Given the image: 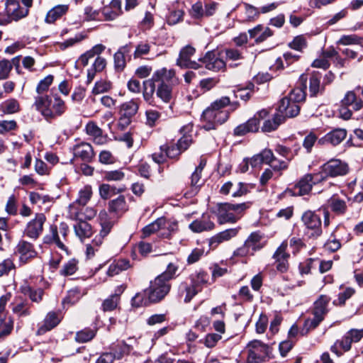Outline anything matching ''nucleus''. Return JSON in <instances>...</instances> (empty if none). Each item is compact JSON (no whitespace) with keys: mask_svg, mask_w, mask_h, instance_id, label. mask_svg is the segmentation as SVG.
<instances>
[{"mask_svg":"<svg viewBox=\"0 0 363 363\" xmlns=\"http://www.w3.org/2000/svg\"><path fill=\"white\" fill-rule=\"evenodd\" d=\"M162 151H164L165 152V155L167 157L169 158H176L178 157L183 151L182 149L178 147V145L176 144V145L172 146H166L162 145L161 146Z\"/></svg>","mask_w":363,"mask_h":363,"instance_id":"4d7b16f0","label":"nucleus"},{"mask_svg":"<svg viewBox=\"0 0 363 363\" xmlns=\"http://www.w3.org/2000/svg\"><path fill=\"white\" fill-rule=\"evenodd\" d=\"M163 220V224L161 225V233L160 237L162 238H169L172 234L176 232L178 229V223L177 221L167 220L162 217L160 218Z\"/></svg>","mask_w":363,"mask_h":363,"instance_id":"f704fd0d","label":"nucleus"},{"mask_svg":"<svg viewBox=\"0 0 363 363\" xmlns=\"http://www.w3.org/2000/svg\"><path fill=\"white\" fill-rule=\"evenodd\" d=\"M354 294V289L352 288L348 287L346 288L344 291L338 294L337 301H334V303L336 305L342 306L345 304V301L349 299Z\"/></svg>","mask_w":363,"mask_h":363,"instance_id":"bf43d9fd","label":"nucleus"},{"mask_svg":"<svg viewBox=\"0 0 363 363\" xmlns=\"http://www.w3.org/2000/svg\"><path fill=\"white\" fill-rule=\"evenodd\" d=\"M287 242H283L274 254V258L277 259H288L289 255L286 252Z\"/></svg>","mask_w":363,"mask_h":363,"instance_id":"0e129e2a","label":"nucleus"},{"mask_svg":"<svg viewBox=\"0 0 363 363\" xmlns=\"http://www.w3.org/2000/svg\"><path fill=\"white\" fill-rule=\"evenodd\" d=\"M262 238V235L259 232H253L248 236L244 243L254 253L263 247Z\"/></svg>","mask_w":363,"mask_h":363,"instance_id":"72a5a7b5","label":"nucleus"},{"mask_svg":"<svg viewBox=\"0 0 363 363\" xmlns=\"http://www.w3.org/2000/svg\"><path fill=\"white\" fill-rule=\"evenodd\" d=\"M190 281L193 283L194 286L200 291L203 286L207 285L209 280V276L204 272H199L192 274L189 277Z\"/></svg>","mask_w":363,"mask_h":363,"instance_id":"4c0bfd02","label":"nucleus"},{"mask_svg":"<svg viewBox=\"0 0 363 363\" xmlns=\"http://www.w3.org/2000/svg\"><path fill=\"white\" fill-rule=\"evenodd\" d=\"M352 341L346 333L341 340H337L330 347V350L337 356L342 354V352H347L351 349Z\"/></svg>","mask_w":363,"mask_h":363,"instance_id":"473e14b6","label":"nucleus"},{"mask_svg":"<svg viewBox=\"0 0 363 363\" xmlns=\"http://www.w3.org/2000/svg\"><path fill=\"white\" fill-rule=\"evenodd\" d=\"M283 122V116L276 114L272 120L266 121L262 128L264 132H271L276 130Z\"/></svg>","mask_w":363,"mask_h":363,"instance_id":"c03bdc74","label":"nucleus"},{"mask_svg":"<svg viewBox=\"0 0 363 363\" xmlns=\"http://www.w3.org/2000/svg\"><path fill=\"white\" fill-rule=\"evenodd\" d=\"M139 105L134 101L130 100L121 104L120 106V124L123 126H127L130 124L132 117H133L138 111Z\"/></svg>","mask_w":363,"mask_h":363,"instance_id":"f8f14e48","label":"nucleus"},{"mask_svg":"<svg viewBox=\"0 0 363 363\" xmlns=\"http://www.w3.org/2000/svg\"><path fill=\"white\" fill-rule=\"evenodd\" d=\"M109 211L111 212L122 214L128 211V206L123 196H119L117 199L109 202Z\"/></svg>","mask_w":363,"mask_h":363,"instance_id":"c9c22d12","label":"nucleus"},{"mask_svg":"<svg viewBox=\"0 0 363 363\" xmlns=\"http://www.w3.org/2000/svg\"><path fill=\"white\" fill-rule=\"evenodd\" d=\"M34 106L47 121H52L61 116L67 110L65 101L59 96L51 99L48 95L35 97Z\"/></svg>","mask_w":363,"mask_h":363,"instance_id":"f03ea898","label":"nucleus"},{"mask_svg":"<svg viewBox=\"0 0 363 363\" xmlns=\"http://www.w3.org/2000/svg\"><path fill=\"white\" fill-rule=\"evenodd\" d=\"M215 224L210 220L208 216L203 215L201 218L197 219L189 224V229L196 233L213 230Z\"/></svg>","mask_w":363,"mask_h":363,"instance_id":"4be33fe9","label":"nucleus"},{"mask_svg":"<svg viewBox=\"0 0 363 363\" xmlns=\"http://www.w3.org/2000/svg\"><path fill=\"white\" fill-rule=\"evenodd\" d=\"M301 221L305 227L304 233L308 238L315 240L322 235V220L315 211H306L301 216Z\"/></svg>","mask_w":363,"mask_h":363,"instance_id":"20e7f679","label":"nucleus"},{"mask_svg":"<svg viewBox=\"0 0 363 363\" xmlns=\"http://www.w3.org/2000/svg\"><path fill=\"white\" fill-rule=\"evenodd\" d=\"M323 86H320V76L313 74L310 78L309 91L311 96H316L321 92Z\"/></svg>","mask_w":363,"mask_h":363,"instance_id":"49530a36","label":"nucleus"},{"mask_svg":"<svg viewBox=\"0 0 363 363\" xmlns=\"http://www.w3.org/2000/svg\"><path fill=\"white\" fill-rule=\"evenodd\" d=\"M315 174H308L305 175L294 187V194L298 196H303L308 194L313 184L318 182L316 181Z\"/></svg>","mask_w":363,"mask_h":363,"instance_id":"a211bd4d","label":"nucleus"},{"mask_svg":"<svg viewBox=\"0 0 363 363\" xmlns=\"http://www.w3.org/2000/svg\"><path fill=\"white\" fill-rule=\"evenodd\" d=\"M221 339V335L216 333L208 334L203 342L208 348L214 347L218 342Z\"/></svg>","mask_w":363,"mask_h":363,"instance_id":"e2e57ef3","label":"nucleus"},{"mask_svg":"<svg viewBox=\"0 0 363 363\" xmlns=\"http://www.w3.org/2000/svg\"><path fill=\"white\" fill-rule=\"evenodd\" d=\"M259 123L256 117L249 119L246 123L240 124L234 130L236 135H244L247 133H254L258 130Z\"/></svg>","mask_w":363,"mask_h":363,"instance_id":"c756f323","label":"nucleus"},{"mask_svg":"<svg viewBox=\"0 0 363 363\" xmlns=\"http://www.w3.org/2000/svg\"><path fill=\"white\" fill-rule=\"evenodd\" d=\"M228 116L229 113L226 111H218L208 107L202 114L203 120L205 122L203 128L206 130H214L218 125L225 123Z\"/></svg>","mask_w":363,"mask_h":363,"instance_id":"9d476101","label":"nucleus"},{"mask_svg":"<svg viewBox=\"0 0 363 363\" xmlns=\"http://www.w3.org/2000/svg\"><path fill=\"white\" fill-rule=\"evenodd\" d=\"M77 269L78 261L75 259H71L62 266L60 273L62 276H70L74 274Z\"/></svg>","mask_w":363,"mask_h":363,"instance_id":"09e8293b","label":"nucleus"},{"mask_svg":"<svg viewBox=\"0 0 363 363\" xmlns=\"http://www.w3.org/2000/svg\"><path fill=\"white\" fill-rule=\"evenodd\" d=\"M171 284L167 280L157 276L154 281L150 282L147 289L149 298L152 303L159 302L162 300L169 292Z\"/></svg>","mask_w":363,"mask_h":363,"instance_id":"1a4fd4ad","label":"nucleus"},{"mask_svg":"<svg viewBox=\"0 0 363 363\" xmlns=\"http://www.w3.org/2000/svg\"><path fill=\"white\" fill-rule=\"evenodd\" d=\"M153 83L158 82L155 89L157 96L164 103H169L174 96V89L179 83L174 69L162 68L152 77Z\"/></svg>","mask_w":363,"mask_h":363,"instance_id":"f257e3e1","label":"nucleus"},{"mask_svg":"<svg viewBox=\"0 0 363 363\" xmlns=\"http://www.w3.org/2000/svg\"><path fill=\"white\" fill-rule=\"evenodd\" d=\"M247 208L248 206L245 203L238 204L229 203H219L218 208L219 223H235L240 218L239 214Z\"/></svg>","mask_w":363,"mask_h":363,"instance_id":"39448f33","label":"nucleus"},{"mask_svg":"<svg viewBox=\"0 0 363 363\" xmlns=\"http://www.w3.org/2000/svg\"><path fill=\"white\" fill-rule=\"evenodd\" d=\"M156 89L155 84L153 83L152 78L144 81L143 82V98L145 101L150 104L152 103V97Z\"/></svg>","mask_w":363,"mask_h":363,"instance_id":"37998d69","label":"nucleus"},{"mask_svg":"<svg viewBox=\"0 0 363 363\" xmlns=\"http://www.w3.org/2000/svg\"><path fill=\"white\" fill-rule=\"evenodd\" d=\"M130 51L128 45L121 48L114 55V64L115 67L118 70H122L125 66V55L129 53Z\"/></svg>","mask_w":363,"mask_h":363,"instance_id":"e433bc0d","label":"nucleus"},{"mask_svg":"<svg viewBox=\"0 0 363 363\" xmlns=\"http://www.w3.org/2000/svg\"><path fill=\"white\" fill-rule=\"evenodd\" d=\"M21 292L28 296L30 300L36 303H39L44 296V291L40 288L34 289L28 283H24L20 287Z\"/></svg>","mask_w":363,"mask_h":363,"instance_id":"393cba45","label":"nucleus"},{"mask_svg":"<svg viewBox=\"0 0 363 363\" xmlns=\"http://www.w3.org/2000/svg\"><path fill=\"white\" fill-rule=\"evenodd\" d=\"M60 315L55 312H49L45 318L44 323L40 326L38 331V335H43L56 327L60 322Z\"/></svg>","mask_w":363,"mask_h":363,"instance_id":"bb28decb","label":"nucleus"},{"mask_svg":"<svg viewBox=\"0 0 363 363\" xmlns=\"http://www.w3.org/2000/svg\"><path fill=\"white\" fill-rule=\"evenodd\" d=\"M330 298L326 295H321L314 303L313 318L308 319L305 321L304 326L307 328L306 333L315 328L323 320L325 315L328 313V306Z\"/></svg>","mask_w":363,"mask_h":363,"instance_id":"423d86ee","label":"nucleus"},{"mask_svg":"<svg viewBox=\"0 0 363 363\" xmlns=\"http://www.w3.org/2000/svg\"><path fill=\"white\" fill-rule=\"evenodd\" d=\"M125 177V173L121 169L109 171L105 173L107 181H121Z\"/></svg>","mask_w":363,"mask_h":363,"instance_id":"69168bd1","label":"nucleus"},{"mask_svg":"<svg viewBox=\"0 0 363 363\" xmlns=\"http://www.w3.org/2000/svg\"><path fill=\"white\" fill-rule=\"evenodd\" d=\"M349 172L348 164L340 160L333 159L324 164L321 167V172L316 173V181L322 182L327 177H335L344 176Z\"/></svg>","mask_w":363,"mask_h":363,"instance_id":"7ed1b4c3","label":"nucleus"},{"mask_svg":"<svg viewBox=\"0 0 363 363\" xmlns=\"http://www.w3.org/2000/svg\"><path fill=\"white\" fill-rule=\"evenodd\" d=\"M46 218L43 213L37 214L35 218L28 223L25 234L30 238H38L43 232V224Z\"/></svg>","mask_w":363,"mask_h":363,"instance_id":"ddd939ff","label":"nucleus"},{"mask_svg":"<svg viewBox=\"0 0 363 363\" xmlns=\"http://www.w3.org/2000/svg\"><path fill=\"white\" fill-rule=\"evenodd\" d=\"M359 94L356 89L354 91H349L342 100V104L345 106H351L353 110L359 111L363 107V101L357 97Z\"/></svg>","mask_w":363,"mask_h":363,"instance_id":"c85d7f7f","label":"nucleus"},{"mask_svg":"<svg viewBox=\"0 0 363 363\" xmlns=\"http://www.w3.org/2000/svg\"><path fill=\"white\" fill-rule=\"evenodd\" d=\"M77 221L74 225V230L77 237L82 241L91 237L93 233L92 228L89 223L82 220V218H79L78 216H77Z\"/></svg>","mask_w":363,"mask_h":363,"instance_id":"b1692460","label":"nucleus"},{"mask_svg":"<svg viewBox=\"0 0 363 363\" xmlns=\"http://www.w3.org/2000/svg\"><path fill=\"white\" fill-rule=\"evenodd\" d=\"M199 292V291L191 281L190 283L184 281L179 286V294L184 297V300L186 303L189 302Z\"/></svg>","mask_w":363,"mask_h":363,"instance_id":"2f4dec72","label":"nucleus"},{"mask_svg":"<svg viewBox=\"0 0 363 363\" xmlns=\"http://www.w3.org/2000/svg\"><path fill=\"white\" fill-rule=\"evenodd\" d=\"M307 77L305 74H302L300 77V82L301 84V87H297L291 91L286 99H290V101L297 103L298 104L303 101L306 99L305 89L306 88V82Z\"/></svg>","mask_w":363,"mask_h":363,"instance_id":"a878e982","label":"nucleus"},{"mask_svg":"<svg viewBox=\"0 0 363 363\" xmlns=\"http://www.w3.org/2000/svg\"><path fill=\"white\" fill-rule=\"evenodd\" d=\"M99 223L101 227L100 230L101 236H106L113 225V222L108 218L106 211H101L99 215Z\"/></svg>","mask_w":363,"mask_h":363,"instance_id":"ea45409f","label":"nucleus"},{"mask_svg":"<svg viewBox=\"0 0 363 363\" xmlns=\"http://www.w3.org/2000/svg\"><path fill=\"white\" fill-rule=\"evenodd\" d=\"M16 251L19 255L20 261L24 264L37 256V252L34 249L33 245L23 240L18 242Z\"/></svg>","mask_w":363,"mask_h":363,"instance_id":"2eb2a0df","label":"nucleus"},{"mask_svg":"<svg viewBox=\"0 0 363 363\" xmlns=\"http://www.w3.org/2000/svg\"><path fill=\"white\" fill-rule=\"evenodd\" d=\"M111 88V84L110 82L106 80H100L95 83V85L92 89L94 94H99L104 92H107Z\"/></svg>","mask_w":363,"mask_h":363,"instance_id":"5fc2aeb1","label":"nucleus"},{"mask_svg":"<svg viewBox=\"0 0 363 363\" xmlns=\"http://www.w3.org/2000/svg\"><path fill=\"white\" fill-rule=\"evenodd\" d=\"M194 52L195 49L191 46L187 45L182 48L177 60V65L182 68L196 69L200 67V65L196 62L191 60V57Z\"/></svg>","mask_w":363,"mask_h":363,"instance_id":"4468645a","label":"nucleus"},{"mask_svg":"<svg viewBox=\"0 0 363 363\" xmlns=\"http://www.w3.org/2000/svg\"><path fill=\"white\" fill-rule=\"evenodd\" d=\"M118 303L119 300L117 299L116 296H110L104 301L102 309L104 311H111L117 308Z\"/></svg>","mask_w":363,"mask_h":363,"instance_id":"13d9d810","label":"nucleus"},{"mask_svg":"<svg viewBox=\"0 0 363 363\" xmlns=\"http://www.w3.org/2000/svg\"><path fill=\"white\" fill-rule=\"evenodd\" d=\"M248 356L247 363H259L264 362L271 354L269 345L259 340H253L247 345Z\"/></svg>","mask_w":363,"mask_h":363,"instance_id":"0eeeda50","label":"nucleus"},{"mask_svg":"<svg viewBox=\"0 0 363 363\" xmlns=\"http://www.w3.org/2000/svg\"><path fill=\"white\" fill-rule=\"evenodd\" d=\"M69 232L68 225L65 223H61L59 230L56 226L50 227V235L45 238V242H54L59 248L66 250V247L60 240V235L65 239Z\"/></svg>","mask_w":363,"mask_h":363,"instance_id":"9b49d317","label":"nucleus"},{"mask_svg":"<svg viewBox=\"0 0 363 363\" xmlns=\"http://www.w3.org/2000/svg\"><path fill=\"white\" fill-rule=\"evenodd\" d=\"M86 133L92 137L94 142L97 145L105 144L107 141L106 136L103 135L102 130L94 121L87 123L85 127Z\"/></svg>","mask_w":363,"mask_h":363,"instance_id":"5701e85b","label":"nucleus"},{"mask_svg":"<svg viewBox=\"0 0 363 363\" xmlns=\"http://www.w3.org/2000/svg\"><path fill=\"white\" fill-rule=\"evenodd\" d=\"M206 69L214 72L220 71L225 67V62L216 57L213 52H207L203 58L199 59Z\"/></svg>","mask_w":363,"mask_h":363,"instance_id":"aec40b11","label":"nucleus"},{"mask_svg":"<svg viewBox=\"0 0 363 363\" xmlns=\"http://www.w3.org/2000/svg\"><path fill=\"white\" fill-rule=\"evenodd\" d=\"M177 270L178 265L174 263L169 262L166 270L159 276L169 282L170 280L175 277V274Z\"/></svg>","mask_w":363,"mask_h":363,"instance_id":"864d4df0","label":"nucleus"},{"mask_svg":"<svg viewBox=\"0 0 363 363\" xmlns=\"http://www.w3.org/2000/svg\"><path fill=\"white\" fill-rule=\"evenodd\" d=\"M238 231L239 228H230L217 233L210 239L209 246L211 248H216L219 244L235 237Z\"/></svg>","mask_w":363,"mask_h":363,"instance_id":"412c9836","label":"nucleus"},{"mask_svg":"<svg viewBox=\"0 0 363 363\" xmlns=\"http://www.w3.org/2000/svg\"><path fill=\"white\" fill-rule=\"evenodd\" d=\"M162 222L163 220L159 218L154 222L144 227L143 228V237H148L156 232H159V233H161V225L163 224Z\"/></svg>","mask_w":363,"mask_h":363,"instance_id":"a18cd8bd","label":"nucleus"},{"mask_svg":"<svg viewBox=\"0 0 363 363\" xmlns=\"http://www.w3.org/2000/svg\"><path fill=\"white\" fill-rule=\"evenodd\" d=\"M69 10L68 4H59L50 9L45 16V21L53 23L65 16Z\"/></svg>","mask_w":363,"mask_h":363,"instance_id":"cd10ccee","label":"nucleus"},{"mask_svg":"<svg viewBox=\"0 0 363 363\" xmlns=\"http://www.w3.org/2000/svg\"><path fill=\"white\" fill-rule=\"evenodd\" d=\"M330 205L333 211L337 214H342L345 212L347 205L343 200L333 198L330 201Z\"/></svg>","mask_w":363,"mask_h":363,"instance_id":"603ef678","label":"nucleus"},{"mask_svg":"<svg viewBox=\"0 0 363 363\" xmlns=\"http://www.w3.org/2000/svg\"><path fill=\"white\" fill-rule=\"evenodd\" d=\"M347 136V130L344 128H336L328 133L320 141H325L333 145H339Z\"/></svg>","mask_w":363,"mask_h":363,"instance_id":"7c9ffc66","label":"nucleus"},{"mask_svg":"<svg viewBox=\"0 0 363 363\" xmlns=\"http://www.w3.org/2000/svg\"><path fill=\"white\" fill-rule=\"evenodd\" d=\"M96 335V331L90 328H84L77 333L75 340L79 343L91 340Z\"/></svg>","mask_w":363,"mask_h":363,"instance_id":"de8ad7c7","label":"nucleus"},{"mask_svg":"<svg viewBox=\"0 0 363 363\" xmlns=\"http://www.w3.org/2000/svg\"><path fill=\"white\" fill-rule=\"evenodd\" d=\"M289 47L296 51L301 52L307 47L306 38L303 35H297L289 43Z\"/></svg>","mask_w":363,"mask_h":363,"instance_id":"3c124183","label":"nucleus"},{"mask_svg":"<svg viewBox=\"0 0 363 363\" xmlns=\"http://www.w3.org/2000/svg\"><path fill=\"white\" fill-rule=\"evenodd\" d=\"M232 189V196L239 197L246 194L248 191L247 185L242 182H238L233 184Z\"/></svg>","mask_w":363,"mask_h":363,"instance_id":"680f3d73","label":"nucleus"},{"mask_svg":"<svg viewBox=\"0 0 363 363\" xmlns=\"http://www.w3.org/2000/svg\"><path fill=\"white\" fill-rule=\"evenodd\" d=\"M110 9H112V11L109 12L108 8H104L103 12L107 19L113 20L122 13L121 1L113 0L110 4Z\"/></svg>","mask_w":363,"mask_h":363,"instance_id":"a19ab883","label":"nucleus"},{"mask_svg":"<svg viewBox=\"0 0 363 363\" xmlns=\"http://www.w3.org/2000/svg\"><path fill=\"white\" fill-rule=\"evenodd\" d=\"M5 11L6 18L0 20L1 24H8L11 21H18L28 15V8L21 6L20 0H6Z\"/></svg>","mask_w":363,"mask_h":363,"instance_id":"6e6552de","label":"nucleus"},{"mask_svg":"<svg viewBox=\"0 0 363 363\" xmlns=\"http://www.w3.org/2000/svg\"><path fill=\"white\" fill-rule=\"evenodd\" d=\"M13 328L12 318L0 315V339L8 336Z\"/></svg>","mask_w":363,"mask_h":363,"instance_id":"58836bf2","label":"nucleus"},{"mask_svg":"<svg viewBox=\"0 0 363 363\" xmlns=\"http://www.w3.org/2000/svg\"><path fill=\"white\" fill-rule=\"evenodd\" d=\"M11 68L12 65L9 60H4L0 61V79L7 78Z\"/></svg>","mask_w":363,"mask_h":363,"instance_id":"338daca9","label":"nucleus"},{"mask_svg":"<svg viewBox=\"0 0 363 363\" xmlns=\"http://www.w3.org/2000/svg\"><path fill=\"white\" fill-rule=\"evenodd\" d=\"M230 104V98L228 96H223L213 101L209 107L216 109L218 111H223L222 109Z\"/></svg>","mask_w":363,"mask_h":363,"instance_id":"774afa93","label":"nucleus"},{"mask_svg":"<svg viewBox=\"0 0 363 363\" xmlns=\"http://www.w3.org/2000/svg\"><path fill=\"white\" fill-rule=\"evenodd\" d=\"M150 302L151 301L149 298V295L147 294V289L137 293L131 300L132 306L135 308H139L147 306Z\"/></svg>","mask_w":363,"mask_h":363,"instance_id":"79ce46f5","label":"nucleus"},{"mask_svg":"<svg viewBox=\"0 0 363 363\" xmlns=\"http://www.w3.org/2000/svg\"><path fill=\"white\" fill-rule=\"evenodd\" d=\"M10 308L18 317H26L31 314L30 304L22 297H16L11 303Z\"/></svg>","mask_w":363,"mask_h":363,"instance_id":"6ab92c4d","label":"nucleus"},{"mask_svg":"<svg viewBox=\"0 0 363 363\" xmlns=\"http://www.w3.org/2000/svg\"><path fill=\"white\" fill-rule=\"evenodd\" d=\"M19 106L16 100L6 101L1 105V110L5 113H13L18 111Z\"/></svg>","mask_w":363,"mask_h":363,"instance_id":"6e6d98bb","label":"nucleus"},{"mask_svg":"<svg viewBox=\"0 0 363 363\" xmlns=\"http://www.w3.org/2000/svg\"><path fill=\"white\" fill-rule=\"evenodd\" d=\"M92 196V189L90 186H85L79 191V196L76 203L81 206H85Z\"/></svg>","mask_w":363,"mask_h":363,"instance_id":"8fccbe9b","label":"nucleus"},{"mask_svg":"<svg viewBox=\"0 0 363 363\" xmlns=\"http://www.w3.org/2000/svg\"><path fill=\"white\" fill-rule=\"evenodd\" d=\"M278 111L283 119L285 117L293 118L299 113L300 106L297 103L290 101V99L284 97L280 101Z\"/></svg>","mask_w":363,"mask_h":363,"instance_id":"f3484780","label":"nucleus"},{"mask_svg":"<svg viewBox=\"0 0 363 363\" xmlns=\"http://www.w3.org/2000/svg\"><path fill=\"white\" fill-rule=\"evenodd\" d=\"M53 82V76L48 75L43 79H42L37 86L36 91L41 94L43 92L48 91L49 86L52 84Z\"/></svg>","mask_w":363,"mask_h":363,"instance_id":"052dcab7","label":"nucleus"},{"mask_svg":"<svg viewBox=\"0 0 363 363\" xmlns=\"http://www.w3.org/2000/svg\"><path fill=\"white\" fill-rule=\"evenodd\" d=\"M73 154L75 159H79L84 162H91L95 154L92 146L87 143H81L74 146Z\"/></svg>","mask_w":363,"mask_h":363,"instance_id":"dca6fc26","label":"nucleus"}]
</instances>
